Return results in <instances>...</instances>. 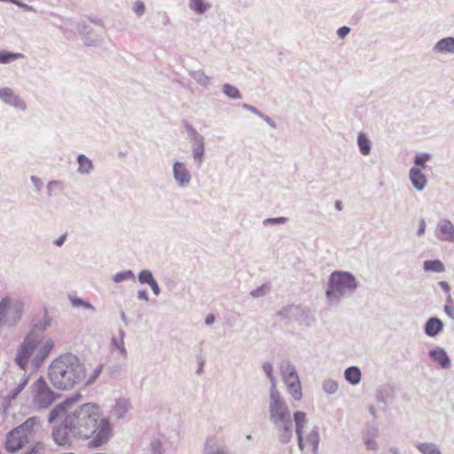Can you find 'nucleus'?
I'll return each instance as SVG.
<instances>
[{
  "label": "nucleus",
  "instance_id": "49",
  "mask_svg": "<svg viewBox=\"0 0 454 454\" xmlns=\"http://www.w3.org/2000/svg\"><path fill=\"white\" fill-rule=\"evenodd\" d=\"M146 295H147V294L145 291L139 292V294H138L139 298H143V299H146Z\"/></svg>",
  "mask_w": 454,
  "mask_h": 454
},
{
  "label": "nucleus",
  "instance_id": "34",
  "mask_svg": "<svg viewBox=\"0 0 454 454\" xmlns=\"http://www.w3.org/2000/svg\"><path fill=\"white\" fill-rule=\"evenodd\" d=\"M203 153H204V145L202 143H200L197 145V147H195L193 149L194 158L197 159L200 162Z\"/></svg>",
  "mask_w": 454,
  "mask_h": 454
},
{
  "label": "nucleus",
  "instance_id": "23",
  "mask_svg": "<svg viewBox=\"0 0 454 454\" xmlns=\"http://www.w3.org/2000/svg\"><path fill=\"white\" fill-rule=\"evenodd\" d=\"M357 143L363 155H368L371 152V143L364 134H359Z\"/></svg>",
  "mask_w": 454,
  "mask_h": 454
},
{
  "label": "nucleus",
  "instance_id": "31",
  "mask_svg": "<svg viewBox=\"0 0 454 454\" xmlns=\"http://www.w3.org/2000/svg\"><path fill=\"white\" fill-rule=\"evenodd\" d=\"M138 279L141 283H146L149 286L155 280L153 277V274L149 270H142L139 273Z\"/></svg>",
  "mask_w": 454,
  "mask_h": 454
},
{
  "label": "nucleus",
  "instance_id": "24",
  "mask_svg": "<svg viewBox=\"0 0 454 454\" xmlns=\"http://www.w3.org/2000/svg\"><path fill=\"white\" fill-rule=\"evenodd\" d=\"M79 171L88 173L92 168V162L86 156L81 154L78 156Z\"/></svg>",
  "mask_w": 454,
  "mask_h": 454
},
{
  "label": "nucleus",
  "instance_id": "7",
  "mask_svg": "<svg viewBox=\"0 0 454 454\" xmlns=\"http://www.w3.org/2000/svg\"><path fill=\"white\" fill-rule=\"evenodd\" d=\"M34 402L38 408H47L55 400L53 392L49 388L46 382L40 378L33 386Z\"/></svg>",
  "mask_w": 454,
  "mask_h": 454
},
{
  "label": "nucleus",
  "instance_id": "46",
  "mask_svg": "<svg viewBox=\"0 0 454 454\" xmlns=\"http://www.w3.org/2000/svg\"><path fill=\"white\" fill-rule=\"evenodd\" d=\"M270 221H271L273 223H284L285 218H283V217L273 218V219H270Z\"/></svg>",
  "mask_w": 454,
  "mask_h": 454
},
{
  "label": "nucleus",
  "instance_id": "25",
  "mask_svg": "<svg viewBox=\"0 0 454 454\" xmlns=\"http://www.w3.org/2000/svg\"><path fill=\"white\" fill-rule=\"evenodd\" d=\"M418 449L423 454H442L438 448L433 443H421Z\"/></svg>",
  "mask_w": 454,
  "mask_h": 454
},
{
  "label": "nucleus",
  "instance_id": "11",
  "mask_svg": "<svg viewBox=\"0 0 454 454\" xmlns=\"http://www.w3.org/2000/svg\"><path fill=\"white\" fill-rule=\"evenodd\" d=\"M59 422L60 426L53 430L52 436L56 443L65 445L68 442L69 434H72V432L69 431V427H66L62 421Z\"/></svg>",
  "mask_w": 454,
  "mask_h": 454
},
{
  "label": "nucleus",
  "instance_id": "43",
  "mask_svg": "<svg viewBox=\"0 0 454 454\" xmlns=\"http://www.w3.org/2000/svg\"><path fill=\"white\" fill-rule=\"evenodd\" d=\"M214 321H215V317L212 314L207 315L206 317V320H205L207 325H211L214 323Z\"/></svg>",
  "mask_w": 454,
  "mask_h": 454
},
{
  "label": "nucleus",
  "instance_id": "18",
  "mask_svg": "<svg viewBox=\"0 0 454 454\" xmlns=\"http://www.w3.org/2000/svg\"><path fill=\"white\" fill-rule=\"evenodd\" d=\"M435 50L439 52H454V38L447 37L440 40L435 45Z\"/></svg>",
  "mask_w": 454,
  "mask_h": 454
},
{
  "label": "nucleus",
  "instance_id": "40",
  "mask_svg": "<svg viewBox=\"0 0 454 454\" xmlns=\"http://www.w3.org/2000/svg\"><path fill=\"white\" fill-rule=\"evenodd\" d=\"M439 286L444 290L445 293L450 294V288L447 282L441 281L439 282Z\"/></svg>",
  "mask_w": 454,
  "mask_h": 454
},
{
  "label": "nucleus",
  "instance_id": "41",
  "mask_svg": "<svg viewBox=\"0 0 454 454\" xmlns=\"http://www.w3.org/2000/svg\"><path fill=\"white\" fill-rule=\"evenodd\" d=\"M150 286L152 287L154 294L158 295L160 294V288L155 280L153 283H151Z\"/></svg>",
  "mask_w": 454,
  "mask_h": 454
},
{
  "label": "nucleus",
  "instance_id": "20",
  "mask_svg": "<svg viewBox=\"0 0 454 454\" xmlns=\"http://www.w3.org/2000/svg\"><path fill=\"white\" fill-rule=\"evenodd\" d=\"M378 436V432L376 429H372L367 431L364 434V441L368 450H376L378 446L376 442V438Z\"/></svg>",
  "mask_w": 454,
  "mask_h": 454
},
{
  "label": "nucleus",
  "instance_id": "42",
  "mask_svg": "<svg viewBox=\"0 0 454 454\" xmlns=\"http://www.w3.org/2000/svg\"><path fill=\"white\" fill-rule=\"evenodd\" d=\"M66 237H67V235H66V234H65V235H62V236H61V237H59L58 239H56L55 244H56L58 247H60V246L64 243V241H65V239H66Z\"/></svg>",
  "mask_w": 454,
  "mask_h": 454
},
{
  "label": "nucleus",
  "instance_id": "21",
  "mask_svg": "<svg viewBox=\"0 0 454 454\" xmlns=\"http://www.w3.org/2000/svg\"><path fill=\"white\" fill-rule=\"evenodd\" d=\"M283 378L286 387L290 385L300 384L297 373L293 370V368H291L290 365H288L283 371Z\"/></svg>",
  "mask_w": 454,
  "mask_h": 454
},
{
  "label": "nucleus",
  "instance_id": "22",
  "mask_svg": "<svg viewBox=\"0 0 454 454\" xmlns=\"http://www.w3.org/2000/svg\"><path fill=\"white\" fill-rule=\"evenodd\" d=\"M423 268L426 271L442 272L445 268L440 260H428L425 261Z\"/></svg>",
  "mask_w": 454,
  "mask_h": 454
},
{
  "label": "nucleus",
  "instance_id": "50",
  "mask_svg": "<svg viewBox=\"0 0 454 454\" xmlns=\"http://www.w3.org/2000/svg\"><path fill=\"white\" fill-rule=\"evenodd\" d=\"M335 207H337V209L340 210L341 209V202L340 201H337L335 203Z\"/></svg>",
  "mask_w": 454,
  "mask_h": 454
},
{
  "label": "nucleus",
  "instance_id": "30",
  "mask_svg": "<svg viewBox=\"0 0 454 454\" xmlns=\"http://www.w3.org/2000/svg\"><path fill=\"white\" fill-rule=\"evenodd\" d=\"M287 389L289 394L295 399V400H301L302 397L301 393V383L300 384H294L287 386Z\"/></svg>",
  "mask_w": 454,
  "mask_h": 454
},
{
  "label": "nucleus",
  "instance_id": "28",
  "mask_svg": "<svg viewBox=\"0 0 454 454\" xmlns=\"http://www.w3.org/2000/svg\"><path fill=\"white\" fill-rule=\"evenodd\" d=\"M190 7L199 14L203 13L207 9V5L203 0H190Z\"/></svg>",
  "mask_w": 454,
  "mask_h": 454
},
{
  "label": "nucleus",
  "instance_id": "36",
  "mask_svg": "<svg viewBox=\"0 0 454 454\" xmlns=\"http://www.w3.org/2000/svg\"><path fill=\"white\" fill-rule=\"evenodd\" d=\"M70 301H71L72 304L75 307H79V306H84L87 308L90 307L89 303L83 301L82 300H81L80 298H77V297H71Z\"/></svg>",
  "mask_w": 454,
  "mask_h": 454
},
{
  "label": "nucleus",
  "instance_id": "29",
  "mask_svg": "<svg viewBox=\"0 0 454 454\" xmlns=\"http://www.w3.org/2000/svg\"><path fill=\"white\" fill-rule=\"evenodd\" d=\"M223 90L228 97L231 98H239L241 97L239 90L231 84H224Z\"/></svg>",
  "mask_w": 454,
  "mask_h": 454
},
{
  "label": "nucleus",
  "instance_id": "4",
  "mask_svg": "<svg viewBox=\"0 0 454 454\" xmlns=\"http://www.w3.org/2000/svg\"><path fill=\"white\" fill-rule=\"evenodd\" d=\"M289 411L285 402L281 399L279 393L273 387L270 390V419L281 427L280 435L283 442H287L292 438V427L289 419Z\"/></svg>",
  "mask_w": 454,
  "mask_h": 454
},
{
  "label": "nucleus",
  "instance_id": "48",
  "mask_svg": "<svg viewBox=\"0 0 454 454\" xmlns=\"http://www.w3.org/2000/svg\"><path fill=\"white\" fill-rule=\"evenodd\" d=\"M424 231H425V223L422 222L421 223V226H420L419 230V234L421 235V234L424 233Z\"/></svg>",
  "mask_w": 454,
  "mask_h": 454
},
{
  "label": "nucleus",
  "instance_id": "16",
  "mask_svg": "<svg viewBox=\"0 0 454 454\" xmlns=\"http://www.w3.org/2000/svg\"><path fill=\"white\" fill-rule=\"evenodd\" d=\"M429 356L432 359L436 361L442 367L446 368L450 365V359L446 352L441 348L433 349L430 351Z\"/></svg>",
  "mask_w": 454,
  "mask_h": 454
},
{
  "label": "nucleus",
  "instance_id": "26",
  "mask_svg": "<svg viewBox=\"0 0 454 454\" xmlns=\"http://www.w3.org/2000/svg\"><path fill=\"white\" fill-rule=\"evenodd\" d=\"M27 383H28V377H23L21 379V380L20 381L18 387L9 394L8 398L10 400L15 399L18 396V395L25 388V387L27 385Z\"/></svg>",
  "mask_w": 454,
  "mask_h": 454
},
{
  "label": "nucleus",
  "instance_id": "27",
  "mask_svg": "<svg viewBox=\"0 0 454 454\" xmlns=\"http://www.w3.org/2000/svg\"><path fill=\"white\" fill-rule=\"evenodd\" d=\"M23 58L21 53H12L7 51H0V63H8L12 60Z\"/></svg>",
  "mask_w": 454,
  "mask_h": 454
},
{
  "label": "nucleus",
  "instance_id": "5",
  "mask_svg": "<svg viewBox=\"0 0 454 454\" xmlns=\"http://www.w3.org/2000/svg\"><path fill=\"white\" fill-rule=\"evenodd\" d=\"M37 424V419L32 417L9 432L6 435L5 450L10 453H15L21 450L35 434V427Z\"/></svg>",
  "mask_w": 454,
  "mask_h": 454
},
{
  "label": "nucleus",
  "instance_id": "3",
  "mask_svg": "<svg viewBox=\"0 0 454 454\" xmlns=\"http://www.w3.org/2000/svg\"><path fill=\"white\" fill-rule=\"evenodd\" d=\"M54 347L51 339H39L33 334L27 335L16 354V363L21 369H26L29 360L39 367Z\"/></svg>",
  "mask_w": 454,
  "mask_h": 454
},
{
  "label": "nucleus",
  "instance_id": "14",
  "mask_svg": "<svg viewBox=\"0 0 454 454\" xmlns=\"http://www.w3.org/2000/svg\"><path fill=\"white\" fill-rule=\"evenodd\" d=\"M410 178H411L412 184L418 190H422L427 184V178L421 173V169L418 168H412L410 170Z\"/></svg>",
  "mask_w": 454,
  "mask_h": 454
},
{
  "label": "nucleus",
  "instance_id": "2",
  "mask_svg": "<svg viewBox=\"0 0 454 454\" xmlns=\"http://www.w3.org/2000/svg\"><path fill=\"white\" fill-rule=\"evenodd\" d=\"M101 371V364L86 366L77 356L66 354L51 363L49 368V379L57 388L70 389L78 384H91L99 376Z\"/></svg>",
  "mask_w": 454,
  "mask_h": 454
},
{
  "label": "nucleus",
  "instance_id": "17",
  "mask_svg": "<svg viewBox=\"0 0 454 454\" xmlns=\"http://www.w3.org/2000/svg\"><path fill=\"white\" fill-rule=\"evenodd\" d=\"M294 419L295 422V431L297 436L303 435V427L307 424V415L302 411H296L294 414Z\"/></svg>",
  "mask_w": 454,
  "mask_h": 454
},
{
  "label": "nucleus",
  "instance_id": "12",
  "mask_svg": "<svg viewBox=\"0 0 454 454\" xmlns=\"http://www.w3.org/2000/svg\"><path fill=\"white\" fill-rule=\"evenodd\" d=\"M437 235L442 240L454 241V226L450 221L442 222L437 228Z\"/></svg>",
  "mask_w": 454,
  "mask_h": 454
},
{
  "label": "nucleus",
  "instance_id": "38",
  "mask_svg": "<svg viewBox=\"0 0 454 454\" xmlns=\"http://www.w3.org/2000/svg\"><path fill=\"white\" fill-rule=\"evenodd\" d=\"M263 371L267 374V376L270 378V380H273V368L270 364H263Z\"/></svg>",
  "mask_w": 454,
  "mask_h": 454
},
{
  "label": "nucleus",
  "instance_id": "8",
  "mask_svg": "<svg viewBox=\"0 0 454 454\" xmlns=\"http://www.w3.org/2000/svg\"><path fill=\"white\" fill-rule=\"evenodd\" d=\"M11 306V299L9 297L3 298L0 301V326L3 324L8 325H16L22 316V307L15 306L8 313Z\"/></svg>",
  "mask_w": 454,
  "mask_h": 454
},
{
  "label": "nucleus",
  "instance_id": "33",
  "mask_svg": "<svg viewBox=\"0 0 454 454\" xmlns=\"http://www.w3.org/2000/svg\"><path fill=\"white\" fill-rule=\"evenodd\" d=\"M430 156L427 153H421L415 158V164L420 166L422 168H425L426 162L429 160Z\"/></svg>",
  "mask_w": 454,
  "mask_h": 454
},
{
  "label": "nucleus",
  "instance_id": "6",
  "mask_svg": "<svg viewBox=\"0 0 454 454\" xmlns=\"http://www.w3.org/2000/svg\"><path fill=\"white\" fill-rule=\"evenodd\" d=\"M355 278L348 272H333L329 280V286L326 291V296L340 297L347 291H352L356 288Z\"/></svg>",
  "mask_w": 454,
  "mask_h": 454
},
{
  "label": "nucleus",
  "instance_id": "44",
  "mask_svg": "<svg viewBox=\"0 0 454 454\" xmlns=\"http://www.w3.org/2000/svg\"><path fill=\"white\" fill-rule=\"evenodd\" d=\"M445 311L452 317H454V308L451 307H445Z\"/></svg>",
  "mask_w": 454,
  "mask_h": 454
},
{
  "label": "nucleus",
  "instance_id": "47",
  "mask_svg": "<svg viewBox=\"0 0 454 454\" xmlns=\"http://www.w3.org/2000/svg\"><path fill=\"white\" fill-rule=\"evenodd\" d=\"M45 317H46V320H45L44 329L51 325V319L48 317L47 313H45Z\"/></svg>",
  "mask_w": 454,
  "mask_h": 454
},
{
  "label": "nucleus",
  "instance_id": "45",
  "mask_svg": "<svg viewBox=\"0 0 454 454\" xmlns=\"http://www.w3.org/2000/svg\"><path fill=\"white\" fill-rule=\"evenodd\" d=\"M124 278H125V275L124 274H117L114 277V280L116 282H120V281L123 280Z\"/></svg>",
  "mask_w": 454,
  "mask_h": 454
},
{
  "label": "nucleus",
  "instance_id": "1",
  "mask_svg": "<svg viewBox=\"0 0 454 454\" xmlns=\"http://www.w3.org/2000/svg\"><path fill=\"white\" fill-rule=\"evenodd\" d=\"M49 421H62L72 434L82 438L94 435L90 445L98 447L111 435L109 422L101 419L100 409L94 403L78 405L76 398L67 399L50 413Z\"/></svg>",
  "mask_w": 454,
  "mask_h": 454
},
{
  "label": "nucleus",
  "instance_id": "13",
  "mask_svg": "<svg viewBox=\"0 0 454 454\" xmlns=\"http://www.w3.org/2000/svg\"><path fill=\"white\" fill-rule=\"evenodd\" d=\"M174 176L181 185L187 184L191 180V176L183 163L176 162L173 168Z\"/></svg>",
  "mask_w": 454,
  "mask_h": 454
},
{
  "label": "nucleus",
  "instance_id": "35",
  "mask_svg": "<svg viewBox=\"0 0 454 454\" xmlns=\"http://www.w3.org/2000/svg\"><path fill=\"white\" fill-rule=\"evenodd\" d=\"M47 188L49 192L51 193L56 189L60 190L62 188V184L59 181H52L48 184Z\"/></svg>",
  "mask_w": 454,
  "mask_h": 454
},
{
  "label": "nucleus",
  "instance_id": "9",
  "mask_svg": "<svg viewBox=\"0 0 454 454\" xmlns=\"http://www.w3.org/2000/svg\"><path fill=\"white\" fill-rule=\"evenodd\" d=\"M299 447L301 450L315 452L319 443V435L316 431H310L306 436H298Z\"/></svg>",
  "mask_w": 454,
  "mask_h": 454
},
{
  "label": "nucleus",
  "instance_id": "10",
  "mask_svg": "<svg viewBox=\"0 0 454 454\" xmlns=\"http://www.w3.org/2000/svg\"><path fill=\"white\" fill-rule=\"evenodd\" d=\"M0 99L11 106L24 108L25 103L10 88L0 89Z\"/></svg>",
  "mask_w": 454,
  "mask_h": 454
},
{
  "label": "nucleus",
  "instance_id": "39",
  "mask_svg": "<svg viewBox=\"0 0 454 454\" xmlns=\"http://www.w3.org/2000/svg\"><path fill=\"white\" fill-rule=\"evenodd\" d=\"M349 31H350L349 27H341L340 28L338 29V35L340 38H344L349 33Z\"/></svg>",
  "mask_w": 454,
  "mask_h": 454
},
{
  "label": "nucleus",
  "instance_id": "19",
  "mask_svg": "<svg viewBox=\"0 0 454 454\" xmlns=\"http://www.w3.org/2000/svg\"><path fill=\"white\" fill-rule=\"evenodd\" d=\"M345 379L353 385L358 384L361 380V372L358 367H348L345 371Z\"/></svg>",
  "mask_w": 454,
  "mask_h": 454
},
{
  "label": "nucleus",
  "instance_id": "32",
  "mask_svg": "<svg viewBox=\"0 0 454 454\" xmlns=\"http://www.w3.org/2000/svg\"><path fill=\"white\" fill-rule=\"evenodd\" d=\"M324 390L328 394H333L338 390V384L333 380H327L323 385Z\"/></svg>",
  "mask_w": 454,
  "mask_h": 454
},
{
  "label": "nucleus",
  "instance_id": "37",
  "mask_svg": "<svg viewBox=\"0 0 454 454\" xmlns=\"http://www.w3.org/2000/svg\"><path fill=\"white\" fill-rule=\"evenodd\" d=\"M133 9L137 15H142L145 12V5L142 2L137 1L135 3Z\"/></svg>",
  "mask_w": 454,
  "mask_h": 454
},
{
  "label": "nucleus",
  "instance_id": "15",
  "mask_svg": "<svg viewBox=\"0 0 454 454\" xmlns=\"http://www.w3.org/2000/svg\"><path fill=\"white\" fill-rule=\"evenodd\" d=\"M442 329V323L440 319L432 317L425 326V332L428 336H435Z\"/></svg>",
  "mask_w": 454,
  "mask_h": 454
}]
</instances>
